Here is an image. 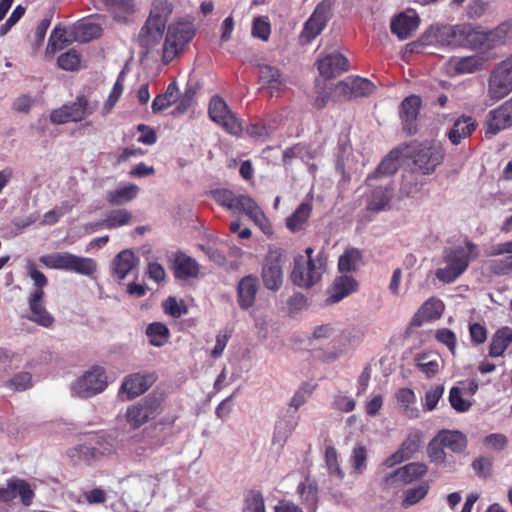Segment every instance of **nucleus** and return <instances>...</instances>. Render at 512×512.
I'll list each match as a JSON object with an SVG mask.
<instances>
[{"mask_svg":"<svg viewBox=\"0 0 512 512\" xmlns=\"http://www.w3.org/2000/svg\"><path fill=\"white\" fill-rule=\"evenodd\" d=\"M350 465L352 467V473L355 475H361L367 467V450L362 445H356L350 456Z\"/></svg>","mask_w":512,"mask_h":512,"instance_id":"nucleus-49","label":"nucleus"},{"mask_svg":"<svg viewBox=\"0 0 512 512\" xmlns=\"http://www.w3.org/2000/svg\"><path fill=\"white\" fill-rule=\"evenodd\" d=\"M415 168L409 172V174L404 176V181L402 183L401 192L405 196H410L416 193L419 190L418 183H413L416 178H414L415 172H420L422 175H428L435 171L434 162H421V165H417L418 162H413Z\"/></svg>","mask_w":512,"mask_h":512,"instance_id":"nucleus-35","label":"nucleus"},{"mask_svg":"<svg viewBox=\"0 0 512 512\" xmlns=\"http://www.w3.org/2000/svg\"><path fill=\"white\" fill-rule=\"evenodd\" d=\"M512 91V54L500 62L490 73L488 96L495 101L506 97Z\"/></svg>","mask_w":512,"mask_h":512,"instance_id":"nucleus-8","label":"nucleus"},{"mask_svg":"<svg viewBox=\"0 0 512 512\" xmlns=\"http://www.w3.org/2000/svg\"><path fill=\"white\" fill-rule=\"evenodd\" d=\"M108 11L118 22H127L135 12L134 0H102Z\"/></svg>","mask_w":512,"mask_h":512,"instance_id":"nucleus-34","label":"nucleus"},{"mask_svg":"<svg viewBox=\"0 0 512 512\" xmlns=\"http://www.w3.org/2000/svg\"><path fill=\"white\" fill-rule=\"evenodd\" d=\"M438 434L429 442L427 447V453L432 463L436 465H441L446 462V453L444 451L445 447L442 445V442L439 440Z\"/></svg>","mask_w":512,"mask_h":512,"instance_id":"nucleus-50","label":"nucleus"},{"mask_svg":"<svg viewBox=\"0 0 512 512\" xmlns=\"http://www.w3.org/2000/svg\"><path fill=\"white\" fill-rule=\"evenodd\" d=\"M39 261L47 268L74 272L90 277L97 271V263L89 257H82L70 252H55L43 255Z\"/></svg>","mask_w":512,"mask_h":512,"instance_id":"nucleus-4","label":"nucleus"},{"mask_svg":"<svg viewBox=\"0 0 512 512\" xmlns=\"http://www.w3.org/2000/svg\"><path fill=\"white\" fill-rule=\"evenodd\" d=\"M243 512H266L264 498L259 491H250L247 494Z\"/></svg>","mask_w":512,"mask_h":512,"instance_id":"nucleus-55","label":"nucleus"},{"mask_svg":"<svg viewBox=\"0 0 512 512\" xmlns=\"http://www.w3.org/2000/svg\"><path fill=\"white\" fill-rule=\"evenodd\" d=\"M108 386L106 371L93 366L71 383V391L80 398H91L102 393Z\"/></svg>","mask_w":512,"mask_h":512,"instance_id":"nucleus-7","label":"nucleus"},{"mask_svg":"<svg viewBox=\"0 0 512 512\" xmlns=\"http://www.w3.org/2000/svg\"><path fill=\"white\" fill-rule=\"evenodd\" d=\"M484 444L496 451H502L508 444V439L504 434L492 433L485 437Z\"/></svg>","mask_w":512,"mask_h":512,"instance_id":"nucleus-64","label":"nucleus"},{"mask_svg":"<svg viewBox=\"0 0 512 512\" xmlns=\"http://www.w3.org/2000/svg\"><path fill=\"white\" fill-rule=\"evenodd\" d=\"M102 28L94 22H81L74 26L73 36L78 42H88L101 36Z\"/></svg>","mask_w":512,"mask_h":512,"instance_id":"nucleus-41","label":"nucleus"},{"mask_svg":"<svg viewBox=\"0 0 512 512\" xmlns=\"http://www.w3.org/2000/svg\"><path fill=\"white\" fill-rule=\"evenodd\" d=\"M315 155L308 149L306 145L297 144L284 152V159H300L314 158Z\"/></svg>","mask_w":512,"mask_h":512,"instance_id":"nucleus-63","label":"nucleus"},{"mask_svg":"<svg viewBox=\"0 0 512 512\" xmlns=\"http://www.w3.org/2000/svg\"><path fill=\"white\" fill-rule=\"evenodd\" d=\"M258 291V278L254 275L243 277L237 287L238 304L240 308L246 310L252 307L256 300Z\"/></svg>","mask_w":512,"mask_h":512,"instance_id":"nucleus-23","label":"nucleus"},{"mask_svg":"<svg viewBox=\"0 0 512 512\" xmlns=\"http://www.w3.org/2000/svg\"><path fill=\"white\" fill-rule=\"evenodd\" d=\"M314 250L306 248L305 255L294 259L291 281L301 288H311L320 281L326 269V257L322 252L313 256Z\"/></svg>","mask_w":512,"mask_h":512,"instance_id":"nucleus-3","label":"nucleus"},{"mask_svg":"<svg viewBox=\"0 0 512 512\" xmlns=\"http://www.w3.org/2000/svg\"><path fill=\"white\" fill-rule=\"evenodd\" d=\"M485 63L484 57L479 55L452 58L449 62L450 67L456 74H469L480 71L484 68Z\"/></svg>","mask_w":512,"mask_h":512,"instance_id":"nucleus-31","label":"nucleus"},{"mask_svg":"<svg viewBox=\"0 0 512 512\" xmlns=\"http://www.w3.org/2000/svg\"><path fill=\"white\" fill-rule=\"evenodd\" d=\"M44 291L34 290L29 298V315L28 319L36 324L49 328L54 323L53 316L46 310L43 305Z\"/></svg>","mask_w":512,"mask_h":512,"instance_id":"nucleus-19","label":"nucleus"},{"mask_svg":"<svg viewBox=\"0 0 512 512\" xmlns=\"http://www.w3.org/2000/svg\"><path fill=\"white\" fill-rule=\"evenodd\" d=\"M443 157L444 154L439 143L413 141L392 149L383 160H442Z\"/></svg>","mask_w":512,"mask_h":512,"instance_id":"nucleus-6","label":"nucleus"},{"mask_svg":"<svg viewBox=\"0 0 512 512\" xmlns=\"http://www.w3.org/2000/svg\"><path fill=\"white\" fill-rule=\"evenodd\" d=\"M356 288L357 283L353 277L348 275L339 276L333 282L327 301L329 303H337L354 292Z\"/></svg>","mask_w":512,"mask_h":512,"instance_id":"nucleus-28","label":"nucleus"},{"mask_svg":"<svg viewBox=\"0 0 512 512\" xmlns=\"http://www.w3.org/2000/svg\"><path fill=\"white\" fill-rule=\"evenodd\" d=\"M475 129L476 122L471 117L462 116L454 121L446 135L452 144L458 145L462 139L471 135Z\"/></svg>","mask_w":512,"mask_h":512,"instance_id":"nucleus-30","label":"nucleus"},{"mask_svg":"<svg viewBox=\"0 0 512 512\" xmlns=\"http://www.w3.org/2000/svg\"><path fill=\"white\" fill-rule=\"evenodd\" d=\"M311 209V205L308 203L300 204L295 212L287 218V227L293 232L300 230L309 218Z\"/></svg>","mask_w":512,"mask_h":512,"instance_id":"nucleus-45","label":"nucleus"},{"mask_svg":"<svg viewBox=\"0 0 512 512\" xmlns=\"http://www.w3.org/2000/svg\"><path fill=\"white\" fill-rule=\"evenodd\" d=\"M63 107L71 122L81 121L96 109V105H90L85 96H78L75 102Z\"/></svg>","mask_w":512,"mask_h":512,"instance_id":"nucleus-39","label":"nucleus"},{"mask_svg":"<svg viewBox=\"0 0 512 512\" xmlns=\"http://www.w3.org/2000/svg\"><path fill=\"white\" fill-rule=\"evenodd\" d=\"M173 12V4L169 0H154L147 20L162 23L166 27L167 21Z\"/></svg>","mask_w":512,"mask_h":512,"instance_id":"nucleus-43","label":"nucleus"},{"mask_svg":"<svg viewBox=\"0 0 512 512\" xmlns=\"http://www.w3.org/2000/svg\"><path fill=\"white\" fill-rule=\"evenodd\" d=\"M398 405L404 410L405 413L409 412L410 405L416 401L415 393L410 388H401L396 393Z\"/></svg>","mask_w":512,"mask_h":512,"instance_id":"nucleus-61","label":"nucleus"},{"mask_svg":"<svg viewBox=\"0 0 512 512\" xmlns=\"http://www.w3.org/2000/svg\"><path fill=\"white\" fill-rule=\"evenodd\" d=\"M146 335L149 337L151 345L160 347L167 340L169 329L163 323L153 322L146 328Z\"/></svg>","mask_w":512,"mask_h":512,"instance_id":"nucleus-46","label":"nucleus"},{"mask_svg":"<svg viewBox=\"0 0 512 512\" xmlns=\"http://www.w3.org/2000/svg\"><path fill=\"white\" fill-rule=\"evenodd\" d=\"M510 344H512V328L504 326L498 329L491 338L489 356L492 358L502 356Z\"/></svg>","mask_w":512,"mask_h":512,"instance_id":"nucleus-33","label":"nucleus"},{"mask_svg":"<svg viewBox=\"0 0 512 512\" xmlns=\"http://www.w3.org/2000/svg\"><path fill=\"white\" fill-rule=\"evenodd\" d=\"M435 337L439 342L446 345L453 355L455 354L457 339L453 331L442 328L436 331Z\"/></svg>","mask_w":512,"mask_h":512,"instance_id":"nucleus-62","label":"nucleus"},{"mask_svg":"<svg viewBox=\"0 0 512 512\" xmlns=\"http://www.w3.org/2000/svg\"><path fill=\"white\" fill-rule=\"evenodd\" d=\"M419 17L416 13H400L390 24L391 32L400 40H405L418 28Z\"/></svg>","mask_w":512,"mask_h":512,"instance_id":"nucleus-22","label":"nucleus"},{"mask_svg":"<svg viewBox=\"0 0 512 512\" xmlns=\"http://www.w3.org/2000/svg\"><path fill=\"white\" fill-rule=\"evenodd\" d=\"M178 100V86L176 82H171L166 91L163 94H160L155 97L152 102V110L154 113H159L172 104L176 103Z\"/></svg>","mask_w":512,"mask_h":512,"instance_id":"nucleus-42","label":"nucleus"},{"mask_svg":"<svg viewBox=\"0 0 512 512\" xmlns=\"http://www.w3.org/2000/svg\"><path fill=\"white\" fill-rule=\"evenodd\" d=\"M298 425V417L286 416L276 422L274 434H273V445H277L278 449H283L288 438L291 436L293 431Z\"/></svg>","mask_w":512,"mask_h":512,"instance_id":"nucleus-29","label":"nucleus"},{"mask_svg":"<svg viewBox=\"0 0 512 512\" xmlns=\"http://www.w3.org/2000/svg\"><path fill=\"white\" fill-rule=\"evenodd\" d=\"M196 29L192 22L179 20L168 26L167 34L162 44V60L171 62L176 55L192 40Z\"/></svg>","mask_w":512,"mask_h":512,"instance_id":"nucleus-5","label":"nucleus"},{"mask_svg":"<svg viewBox=\"0 0 512 512\" xmlns=\"http://www.w3.org/2000/svg\"><path fill=\"white\" fill-rule=\"evenodd\" d=\"M212 195L217 203L232 212H236L238 197H236L232 191L227 189H217L212 192Z\"/></svg>","mask_w":512,"mask_h":512,"instance_id":"nucleus-52","label":"nucleus"},{"mask_svg":"<svg viewBox=\"0 0 512 512\" xmlns=\"http://www.w3.org/2000/svg\"><path fill=\"white\" fill-rule=\"evenodd\" d=\"M449 402L453 409L457 412H466L471 407V402L462 396V392L458 387H452L449 392Z\"/></svg>","mask_w":512,"mask_h":512,"instance_id":"nucleus-56","label":"nucleus"},{"mask_svg":"<svg viewBox=\"0 0 512 512\" xmlns=\"http://www.w3.org/2000/svg\"><path fill=\"white\" fill-rule=\"evenodd\" d=\"M328 12L329 7L325 2L318 4L304 25L302 37L307 41L315 39L326 26Z\"/></svg>","mask_w":512,"mask_h":512,"instance_id":"nucleus-21","label":"nucleus"},{"mask_svg":"<svg viewBox=\"0 0 512 512\" xmlns=\"http://www.w3.org/2000/svg\"><path fill=\"white\" fill-rule=\"evenodd\" d=\"M139 259L132 250L126 249L119 252L113 260V274L119 280H123L136 267Z\"/></svg>","mask_w":512,"mask_h":512,"instance_id":"nucleus-27","label":"nucleus"},{"mask_svg":"<svg viewBox=\"0 0 512 512\" xmlns=\"http://www.w3.org/2000/svg\"><path fill=\"white\" fill-rule=\"evenodd\" d=\"M155 381L154 373H134L124 378L119 393L133 399L147 391Z\"/></svg>","mask_w":512,"mask_h":512,"instance_id":"nucleus-13","label":"nucleus"},{"mask_svg":"<svg viewBox=\"0 0 512 512\" xmlns=\"http://www.w3.org/2000/svg\"><path fill=\"white\" fill-rule=\"evenodd\" d=\"M428 493V485L420 484L417 487L407 489L405 491L402 505L404 507L412 506L422 500Z\"/></svg>","mask_w":512,"mask_h":512,"instance_id":"nucleus-53","label":"nucleus"},{"mask_svg":"<svg viewBox=\"0 0 512 512\" xmlns=\"http://www.w3.org/2000/svg\"><path fill=\"white\" fill-rule=\"evenodd\" d=\"M17 496L21 498L24 506H30L34 498V492L30 485L23 479H11L6 487H0V501L9 502Z\"/></svg>","mask_w":512,"mask_h":512,"instance_id":"nucleus-17","label":"nucleus"},{"mask_svg":"<svg viewBox=\"0 0 512 512\" xmlns=\"http://www.w3.org/2000/svg\"><path fill=\"white\" fill-rule=\"evenodd\" d=\"M414 362L416 367L427 377H434L443 367V360L440 355L428 351L415 355Z\"/></svg>","mask_w":512,"mask_h":512,"instance_id":"nucleus-24","label":"nucleus"},{"mask_svg":"<svg viewBox=\"0 0 512 512\" xmlns=\"http://www.w3.org/2000/svg\"><path fill=\"white\" fill-rule=\"evenodd\" d=\"M242 211L259 226L265 222V216L257 203L248 195L238 196L236 212Z\"/></svg>","mask_w":512,"mask_h":512,"instance_id":"nucleus-37","label":"nucleus"},{"mask_svg":"<svg viewBox=\"0 0 512 512\" xmlns=\"http://www.w3.org/2000/svg\"><path fill=\"white\" fill-rule=\"evenodd\" d=\"M313 388L309 384L301 385L298 390L294 393L293 397L289 402V406L298 410L302 405H304L312 394Z\"/></svg>","mask_w":512,"mask_h":512,"instance_id":"nucleus-58","label":"nucleus"},{"mask_svg":"<svg viewBox=\"0 0 512 512\" xmlns=\"http://www.w3.org/2000/svg\"><path fill=\"white\" fill-rule=\"evenodd\" d=\"M172 269L175 277L182 280L197 277L199 273V265L196 260L184 253L175 255Z\"/></svg>","mask_w":512,"mask_h":512,"instance_id":"nucleus-25","label":"nucleus"},{"mask_svg":"<svg viewBox=\"0 0 512 512\" xmlns=\"http://www.w3.org/2000/svg\"><path fill=\"white\" fill-rule=\"evenodd\" d=\"M444 393V387L442 385H436L431 387L425 393L423 409L425 411H432L436 408L439 400Z\"/></svg>","mask_w":512,"mask_h":512,"instance_id":"nucleus-57","label":"nucleus"},{"mask_svg":"<svg viewBox=\"0 0 512 512\" xmlns=\"http://www.w3.org/2000/svg\"><path fill=\"white\" fill-rule=\"evenodd\" d=\"M260 89L267 91L270 97L275 96L285 85V78L276 66L260 64L258 66Z\"/></svg>","mask_w":512,"mask_h":512,"instance_id":"nucleus-16","label":"nucleus"},{"mask_svg":"<svg viewBox=\"0 0 512 512\" xmlns=\"http://www.w3.org/2000/svg\"><path fill=\"white\" fill-rule=\"evenodd\" d=\"M420 445V435L418 433L409 434L408 437L402 442L399 450L409 460L414 453L418 450Z\"/></svg>","mask_w":512,"mask_h":512,"instance_id":"nucleus-59","label":"nucleus"},{"mask_svg":"<svg viewBox=\"0 0 512 512\" xmlns=\"http://www.w3.org/2000/svg\"><path fill=\"white\" fill-rule=\"evenodd\" d=\"M393 196V188L386 184L385 186L376 187L368 199L367 208L371 211L385 210L389 206V202Z\"/></svg>","mask_w":512,"mask_h":512,"instance_id":"nucleus-36","label":"nucleus"},{"mask_svg":"<svg viewBox=\"0 0 512 512\" xmlns=\"http://www.w3.org/2000/svg\"><path fill=\"white\" fill-rule=\"evenodd\" d=\"M436 39L446 46L472 45L476 49L490 50L512 38V22H504L490 31H479L470 24L443 26L437 30Z\"/></svg>","mask_w":512,"mask_h":512,"instance_id":"nucleus-1","label":"nucleus"},{"mask_svg":"<svg viewBox=\"0 0 512 512\" xmlns=\"http://www.w3.org/2000/svg\"><path fill=\"white\" fill-rule=\"evenodd\" d=\"M139 187L135 184L119 185L114 190L107 191L106 200L111 205L121 206L137 197Z\"/></svg>","mask_w":512,"mask_h":512,"instance_id":"nucleus-32","label":"nucleus"},{"mask_svg":"<svg viewBox=\"0 0 512 512\" xmlns=\"http://www.w3.org/2000/svg\"><path fill=\"white\" fill-rule=\"evenodd\" d=\"M285 258L280 249H270L263 260L261 279L266 289L278 291L283 284Z\"/></svg>","mask_w":512,"mask_h":512,"instance_id":"nucleus-9","label":"nucleus"},{"mask_svg":"<svg viewBox=\"0 0 512 512\" xmlns=\"http://www.w3.org/2000/svg\"><path fill=\"white\" fill-rule=\"evenodd\" d=\"M421 105L422 100L418 95H410L401 102L399 116L403 130L410 135L417 132L416 121Z\"/></svg>","mask_w":512,"mask_h":512,"instance_id":"nucleus-14","label":"nucleus"},{"mask_svg":"<svg viewBox=\"0 0 512 512\" xmlns=\"http://www.w3.org/2000/svg\"><path fill=\"white\" fill-rule=\"evenodd\" d=\"M426 471L427 467L423 463H409L387 475L385 482L388 486H401L423 476Z\"/></svg>","mask_w":512,"mask_h":512,"instance_id":"nucleus-20","label":"nucleus"},{"mask_svg":"<svg viewBox=\"0 0 512 512\" xmlns=\"http://www.w3.org/2000/svg\"><path fill=\"white\" fill-rule=\"evenodd\" d=\"M158 402L156 399L146 398L143 402L133 405L127 409L126 418L128 423L138 428L157 414Z\"/></svg>","mask_w":512,"mask_h":512,"instance_id":"nucleus-18","label":"nucleus"},{"mask_svg":"<svg viewBox=\"0 0 512 512\" xmlns=\"http://www.w3.org/2000/svg\"><path fill=\"white\" fill-rule=\"evenodd\" d=\"M512 126V97L498 108L488 112L485 120L486 135L493 136Z\"/></svg>","mask_w":512,"mask_h":512,"instance_id":"nucleus-12","label":"nucleus"},{"mask_svg":"<svg viewBox=\"0 0 512 512\" xmlns=\"http://www.w3.org/2000/svg\"><path fill=\"white\" fill-rule=\"evenodd\" d=\"M165 26L162 23H154L152 20H146L137 37V42L143 55H149L153 52H159V47L163 42Z\"/></svg>","mask_w":512,"mask_h":512,"instance_id":"nucleus-11","label":"nucleus"},{"mask_svg":"<svg viewBox=\"0 0 512 512\" xmlns=\"http://www.w3.org/2000/svg\"><path fill=\"white\" fill-rule=\"evenodd\" d=\"M209 116L212 121L221 125L231 134L236 135L242 131L241 123L229 110L226 102L218 96L213 97L210 101Z\"/></svg>","mask_w":512,"mask_h":512,"instance_id":"nucleus-10","label":"nucleus"},{"mask_svg":"<svg viewBox=\"0 0 512 512\" xmlns=\"http://www.w3.org/2000/svg\"><path fill=\"white\" fill-rule=\"evenodd\" d=\"M277 128V120L273 119L269 122H256L246 127V133L256 139H264L269 137Z\"/></svg>","mask_w":512,"mask_h":512,"instance_id":"nucleus-48","label":"nucleus"},{"mask_svg":"<svg viewBox=\"0 0 512 512\" xmlns=\"http://www.w3.org/2000/svg\"><path fill=\"white\" fill-rule=\"evenodd\" d=\"M351 91L354 97L368 96L373 93L375 85L366 78L355 77L350 78Z\"/></svg>","mask_w":512,"mask_h":512,"instance_id":"nucleus-51","label":"nucleus"},{"mask_svg":"<svg viewBox=\"0 0 512 512\" xmlns=\"http://www.w3.org/2000/svg\"><path fill=\"white\" fill-rule=\"evenodd\" d=\"M478 256V246L470 241L447 247L443 251L446 266L436 271V277L445 283L454 282Z\"/></svg>","mask_w":512,"mask_h":512,"instance_id":"nucleus-2","label":"nucleus"},{"mask_svg":"<svg viewBox=\"0 0 512 512\" xmlns=\"http://www.w3.org/2000/svg\"><path fill=\"white\" fill-rule=\"evenodd\" d=\"M317 65L320 74L328 79L335 78L349 70L348 59L335 51L320 57Z\"/></svg>","mask_w":512,"mask_h":512,"instance_id":"nucleus-15","label":"nucleus"},{"mask_svg":"<svg viewBox=\"0 0 512 512\" xmlns=\"http://www.w3.org/2000/svg\"><path fill=\"white\" fill-rule=\"evenodd\" d=\"M58 66L67 71L77 70L80 65V56L76 50L72 49L61 54L57 60Z\"/></svg>","mask_w":512,"mask_h":512,"instance_id":"nucleus-54","label":"nucleus"},{"mask_svg":"<svg viewBox=\"0 0 512 512\" xmlns=\"http://www.w3.org/2000/svg\"><path fill=\"white\" fill-rule=\"evenodd\" d=\"M163 307L164 311L174 318H179L188 312L187 307L183 304V302H178L174 297H169L164 302Z\"/></svg>","mask_w":512,"mask_h":512,"instance_id":"nucleus-60","label":"nucleus"},{"mask_svg":"<svg viewBox=\"0 0 512 512\" xmlns=\"http://www.w3.org/2000/svg\"><path fill=\"white\" fill-rule=\"evenodd\" d=\"M132 221V213L126 209L111 210L106 213L104 219L97 222L96 226H104L107 229L119 228L129 225Z\"/></svg>","mask_w":512,"mask_h":512,"instance_id":"nucleus-40","label":"nucleus"},{"mask_svg":"<svg viewBox=\"0 0 512 512\" xmlns=\"http://www.w3.org/2000/svg\"><path fill=\"white\" fill-rule=\"evenodd\" d=\"M443 310L444 305L440 300L430 298L423 303L418 312L414 315L412 324L420 326L424 322L438 319L441 317Z\"/></svg>","mask_w":512,"mask_h":512,"instance_id":"nucleus-26","label":"nucleus"},{"mask_svg":"<svg viewBox=\"0 0 512 512\" xmlns=\"http://www.w3.org/2000/svg\"><path fill=\"white\" fill-rule=\"evenodd\" d=\"M442 445L454 453H461L467 447V439L463 433L457 430H441L438 432Z\"/></svg>","mask_w":512,"mask_h":512,"instance_id":"nucleus-38","label":"nucleus"},{"mask_svg":"<svg viewBox=\"0 0 512 512\" xmlns=\"http://www.w3.org/2000/svg\"><path fill=\"white\" fill-rule=\"evenodd\" d=\"M70 42L71 40L67 37V31L65 27H62L59 24L55 26L51 32L47 45V51L54 53L58 50L63 49Z\"/></svg>","mask_w":512,"mask_h":512,"instance_id":"nucleus-47","label":"nucleus"},{"mask_svg":"<svg viewBox=\"0 0 512 512\" xmlns=\"http://www.w3.org/2000/svg\"><path fill=\"white\" fill-rule=\"evenodd\" d=\"M362 260L359 249L349 248L340 257L338 267L341 272H351L357 269Z\"/></svg>","mask_w":512,"mask_h":512,"instance_id":"nucleus-44","label":"nucleus"}]
</instances>
